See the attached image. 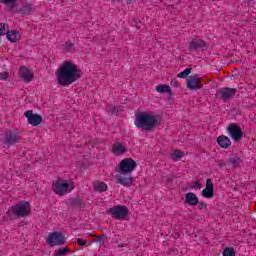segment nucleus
<instances>
[{
  "instance_id": "obj_38",
  "label": "nucleus",
  "mask_w": 256,
  "mask_h": 256,
  "mask_svg": "<svg viewBox=\"0 0 256 256\" xmlns=\"http://www.w3.org/2000/svg\"><path fill=\"white\" fill-rule=\"evenodd\" d=\"M77 243H78V245L83 247V246L87 245V240H83L82 238H78Z\"/></svg>"
},
{
  "instance_id": "obj_36",
  "label": "nucleus",
  "mask_w": 256,
  "mask_h": 256,
  "mask_svg": "<svg viewBox=\"0 0 256 256\" xmlns=\"http://www.w3.org/2000/svg\"><path fill=\"white\" fill-rule=\"evenodd\" d=\"M206 189L213 190V181L209 178L206 180Z\"/></svg>"
},
{
  "instance_id": "obj_34",
  "label": "nucleus",
  "mask_w": 256,
  "mask_h": 256,
  "mask_svg": "<svg viewBox=\"0 0 256 256\" xmlns=\"http://www.w3.org/2000/svg\"><path fill=\"white\" fill-rule=\"evenodd\" d=\"M107 109L110 115H117V107L110 105V106H107Z\"/></svg>"
},
{
  "instance_id": "obj_9",
  "label": "nucleus",
  "mask_w": 256,
  "mask_h": 256,
  "mask_svg": "<svg viewBox=\"0 0 256 256\" xmlns=\"http://www.w3.org/2000/svg\"><path fill=\"white\" fill-rule=\"evenodd\" d=\"M24 115H25L28 123L32 127H37V125H41V123L43 122V117H41V115H39V114L33 113V110L26 111Z\"/></svg>"
},
{
  "instance_id": "obj_1",
  "label": "nucleus",
  "mask_w": 256,
  "mask_h": 256,
  "mask_svg": "<svg viewBox=\"0 0 256 256\" xmlns=\"http://www.w3.org/2000/svg\"><path fill=\"white\" fill-rule=\"evenodd\" d=\"M79 77V69L71 61H64L56 71V81L61 87L73 85Z\"/></svg>"
},
{
  "instance_id": "obj_19",
  "label": "nucleus",
  "mask_w": 256,
  "mask_h": 256,
  "mask_svg": "<svg viewBox=\"0 0 256 256\" xmlns=\"http://www.w3.org/2000/svg\"><path fill=\"white\" fill-rule=\"evenodd\" d=\"M186 203L188 205L195 206L197 205V203H199V198L197 197V195H195V193L188 192L186 194Z\"/></svg>"
},
{
  "instance_id": "obj_24",
  "label": "nucleus",
  "mask_w": 256,
  "mask_h": 256,
  "mask_svg": "<svg viewBox=\"0 0 256 256\" xmlns=\"http://www.w3.org/2000/svg\"><path fill=\"white\" fill-rule=\"evenodd\" d=\"M94 191H97L98 193H104V191H107V184L101 181H95L93 183Z\"/></svg>"
},
{
  "instance_id": "obj_20",
  "label": "nucleus",
  "mask_w": 256,
  "mask_h": 256,
  "mask_svg": "<svg viewBox=\"0 0 256 256\" xmlns=\"http://www.w3.org/2000/svg\"><path fill=\"white\" fill-rule=\"evenodd\" d=\"M33 11V4L29 2H24L22 4V7L19 8V12L22 13L23 15H29Z\"/></svg>"
},
{
  "instance_id": "obj_21",
  "label": "nucleus",
  "mask_w": 256,
  "mask_h": 256,
  "mask_svg": "<svg viewBox=\"0 0 256 256\" xmlns=\"http://www.w3.org/2000/svg\"><path fill=\"white\" fill-rule=\"evenodd\" d=\"M241 163H243V160H241L238 156H233V157L229 158V160H228V165L232 169H237V167H239V165H241Z\"/></svg>"
},
{
  "instance_id": "obj_4",
  "label": "nucleus",
  "mask_w": 256,
  "mask_h": 256,
  "mask_svg": "<svg viewBox=\"0 0 256 256\" xmlns=\"http://www.w3.org/2000/svg\"><path fill=\"white\" fill-rule=\"evenodd\" d=\"M73 189H75L73 182L69 184L64 179H58L52 183V190L54 191V193H56V195H59L60 197H63V195H67V193H71Z\"/></svg>"
},
{
  "instance_id": "obj_26",
  "label": "nucleus",
  "mask_w": 256,
  "mask_h": 256,
  "mask_svg": "<svg viewBox=\"0 0 256 256\" xmlns=\"http://www.w3.org/2000/svg\"><path fill=\"white\" fill-rule=\"evenodd\" d=\"M69 205L70 207H85V203H83L79 198L69 199Z\"/></svg>"
},
{
  "instance_id": "obj_25",
  "label": "nucleus",
  "mask_w": 256,
  "mask_h": 256,
  "mask_svg": "<svg viewBox=\"0 0 256 256\" xmlns=\"http://www.w3.org/2000/svg\"><path fill=\"white\" fill-rule=\"evenodd\" d=\"M157 93L165 94L168 93V95H171V86L167 84H159L156 86Z\"/></svg>"
},
{
  "instance_id": "obj_28",
  "label": "nucleus",
  "mask_w": 256,
  "mask_h": 256,
  "mask_svg": "<svg viewBox=\"0 0 256 256\" xmlns=\"http://www.w3.org/2000/svg\"><path fill=\"white\" fill-rule=\"evenodd\" d=\"M64 50L67 53H74V51H75V44L71 43V41H67L65 43Z\"/></svg>"
},
{
  "instance_id": "obj_2",
  "label": "nucleus",
  "mask_w": 256,
  "mask_h": 256,
  "mask_svg": "<svg viewBox=\"0 0 256 256\" xmlns=\"http://www.w3.org/2000/svg\"><path fill=\"white\" fill-rule=\"evenodd\" d=\"M134 124L142 131H153L157 127V116L151 112H138L135 114Z\"/></svg>"
},
{
  "instance_id": "obj_41",
  "label": "nucleus",
  "mask_w": 256,
  "mask_h": 256,
  "mask_svg": "<svg viewBox=\"0 0 256 256\" xmlns=\"http://www.w3.org/2000/svg\"><path fill=\"white\" fill-rule=\"evenodd\" d=\"M174 87H179V83L174 82Z\"/></svg>"
},
{
  "instance_id": "obj_27",
  "label": "nucleus",
  "mask_w": 256,
  "mask_h": 256,
  "mask_svg": "<svg viewBox=\"0 0 256 256\" xmlns=\"http://www.w3.org/2000/svg\"><path fill=\"white\" fill-rule=\"evenodd\" d=\"M202 195L203 197H205L206 199H211L213 197H215V193L213 190L209 189V188H205L202 190Z\"/></svg>"
},
{
  "instance_id": "obj_23",
  "label": "nucleus",
  "mask_w": 256,
  "mask_h": 256,
  "mask_svg": "<svg viewBox=\"0 0 256 256\" xmlns=\"http://www.w3.org/2000/svg\"><path fill=\"white\" fill-rule=\"evenodd\" d=\"M116 183H119L120 185H123L124 187H127L129 185H133V178L131 176L119 177L116 180Z\"/></svg>"
},
{
  "instance_id": "obj_30",
  "label": "nucleus",
  "mask_w": 256,
  "mask_h": 256,
  "mask_svg": "<svg viewBox=\"0 0 256 256\" xmlns=\"http://www.w3.org/2000/svg\"><path fill=\"white\" fill-rule=\"evenodd\" d=\"M189 189H196L199 190L203 187V184L201 182L192 181L188 184Z\"/></svg>"
},
{
  "instance_id": "obj_32",
  "label": "nucleus",
  "mask_w": 256,
  "mask_h": 256,
  "mask_svg": "<svg viewBox=\"0 0 256 256\" xmlns=\"http://www.w3.org/2000/svg\"><path fill=\"white\" fill-rule=\"evenodd\" d=\"M223 256H235V249L231 247L225 248L223 251Z\"/></svg>"
},
{
  "instance_id": "obj_42",
  "label": "nucleus",
  "mask_w": 256,
  "mask_h": 256,
  "mask_svg": "<svg viewBox=\"0 0 256 256\" xmlns=\"http://www.w3.org/2000/svg\"><path fill=\"white\" fill-rule=\"evenodd\" d=\"M248 1V3H251V1H253V0H247Z\"/></svg>"
},
{
  "instance_id": "obj_3",
  "label": "nucleus",
  "mask_w": 256,
  "mask_h": 256,
  "mask_svg": "<svg viewBox=\"0 0 256 256\" xmlns=\"http://www.w3.org/2000/svg\"><path fill=\"white\" fill-rule=\"evenodd\" d=\"M28 215H31V204L21 201L8 209L4 219L12 221L13 219H19V217H28Z\"/></svg>"
},
{
  "instance_id": "obj_13",
  "label": "nucleus",
  "mask_w": 256,
  "mask_h": 256,
  "mask_svg": "<svg viewBox=\"0 0 256 256\" xmlns=\"http://www.w3.org/2000/svg\"><path fill=\"white\" fill-rule=\"evenodd\" d=\"M19 76L23 79V81H25L26 83H31V81H33V74L31 73V70H29L27 67L25 66H21L19 68Z\"/></svg>"
},
{
  "instance_id": "obj_5",
  "label": "nucleus",
  "mask_w": 256,
  "mask_h": 256,
  "mask_svg": "<svg viewBox=\"0 0 256 256\" xmlns=\"http://www.w3.org/2000/svg\"><path fill=\"white\" fill-rule=\"evenodd\" d=\"M137 167V162L131 158L123 159L117 168H115L116 173H120V175H131L133 171H135Z\"/></svg>"
},
{
  "instance_id": "obj_15",
  "label": "nucleus",
  "mask_w": 256,
  "mask_h": 256,
  "mask_svg": "<svg viewBox=\"0 0 256 256\" xmlns=\"http://www.w3.org/2000/svg\"><path fill=\"white\" fill-rule=\"evenodd\" d=\"M17 1L19 0H0V3L6 5V11L12 13V11H17Z\"/></svg>"
},
{
  "instance_id": "obj_35",
  "label": "nucleus",
  "mask_w": 256,
  "mask_h": 256,
  "mask_svg": "<svg viewBox=\"0 0 256 256\" xmlns=\"http://www.w3.org/2000/svg\"><path fill=\"white\" fill-rule=\"evenodd\" d=\"M9 79V72L0 73V81H7Z\"/></svg>"
},
{
  "instance_id": "obj_37",
  "label": "nucleus",
  "mask_w": 256,
  "mask_h": 256,
  "mask_svg": "<svg viewBox=\"0 0 256 256\" xmlns=\"http://www.w3.org/2000/svg\"><path fill=\"white\" fill-rule=\"evenodd\" d=\"M197 205H198V209L200 210L207 209V204H205V202L198 201Z\"/></svg>"
},
{
  "instance_id": "obj_18",
  "label": "nucleus",
  "mask_w": 256,
  "mask_h": 256,
  "mask_svg": "<svg viewBox=\"0 0 256 256\" xmlns=\"http://www.w3.org/2000/svg\"><path fill=\"white\" fill-rule=\"evenodd\" d=\"M6 37H7L8 41H10L11 43H17V41H19V39H21V35L16 30L7 31Z\"/></svg>"
},
{
  "instance_id": "obj_16",
  "label": "nucleus",
  "mask_w": 256,
  "mask_h": 256,
  "mask_svg": "<svg viewBox=\"0 0 256 256\" xmlns=\"http://www.w3.org/2000/svg\"><path fill=\"white\" fill-rule=\"evenodd\" d=\"M217 143L222 149H229L231 147V139L225 135H221L217 138Z\"/></svg>"
},
{
  "instance_id": "obj_31",
  "label": "nucleus",
  "mask_w": 256,
  "mask_h": 256,
  "mask_svg": "<svg viewBox=\"0 0 256 256\" xmlns=\"http://www.w3.org/2000/svg\"><path fill=\"white\" fill-rule=\"evenodd\" d=\"M67 253H69L68 248H61L54 252V256H65V255H67Z\"/></svg>"
},
{
  "instance_id": "obj_6",
  "label": "nucleus",
  "mask_w": 256,
  "mask_h": 256,
  "mask_svg": "<svg viewBox=\"0 0 256 256\" xmlns=\"http://www.w3.org/2000/svg\"><path fill=\"white\" fill-rule=\"evenodd\" d=\"M108 215H110L112 219H116V221H125L127 215H129V208L118 204L108 210Z\"/></svg>"
},
{
  "instance_id": "obj_29",
  "label": "nucleus",
  "mask_w": 256,
  "mask_h": 256,
  "mask_svg": "<svg viewBox=\"0 0 256 256\" xmlns=\"http://www.w3.org/2000/svg\"><path fill=\"white\" fill-rule=\"evenodd\" d=\"M191 71H193V68H187L184 71L180 72L178 74L179 79H185V77H189V75H191Z\"/></svg>"
},
{
  "instance_id": "obj_7",
  "label": "nucleus",
  "mask_w": 256,
  "mask_h": 256,
  "mask_svg": "<svg viewBox=\"0 0 256 256\" xmlns=\"http://www.w3.org/2000/svg\"><path fill=\"white\" fill-rule=\"evenodd\" d=\"M2 141L4 145H7V147H11L13 145H16V143L21 142V135H19L18 132L8 130L5 132V135Z\"/></svg>"
},
{
  "instance_id": "obj_17",
  "label": "nucleus",
  "mask_w": 256,
  "mask_h": 256,
  "mask_svg": "<svg viewBox=\"0 0 256 256\" xmlns=\"http://www.w3.org/2000/svg\"><path fill=\"white\" fill-rule=\"evenodd\" d=\"M112 152L114 153V155H124V153H127V148L125 147V145L116 142L112 147Z\"/></svg>"
},
{
  "instance_id": "obj_33",
  "label": "nucleus",
  "mask_w": 256,
  "mask_h": 256,
  "mask_svg": "<svg viewBox=\"0 0 256 256\" xmlns=\"http://www.w3.org/2000/svg\"><path fill=\"white\" fill-rule=\"evenodd\" d=\"M7 29H9V25L0 23V37L2 35H7Z\"/></svg>"
},
{
  "instance_id": "obj_11",
  "label": "nucleus",
  "mask_w": 256,
  "mask_h": 256,
  "mask_svg": "<svg viewBox=\"0 0 256 256\" xmlns=\"http://www.w3.org/2000/svg\"><path fill=\"white\" fill-rule=\"evenodd\" d=\"M46 241L48 245L54 247V245H63V243H65V238L63 237V234L59 232H53L48 236Z\"/></svg>"
},
{
  "instance_id": "obj_39",
  "label": "nucleus",
  "mask_w": 256,
  "mask_h": 256,
  "mask_svg": "<svg viewBox=\"0 0 256 256\" xmlns=\"http://www.w3.org/2000/svg\"><path fill=\"white\" fill-rule=\"evenodd\" d=\"M96 237H97V239H103V237H105V234H102V235L96 236Z\"/></svg>"
},
{
  "instance_id": "obj_40",
  "label": "nucleus",
  "mask_w": 256,
  "mask_h": 256,
  "mask_svg": "<svg viewBox=\"0 0 256 256\" xmlns=\"http://www.w3.org/2000/svg\"><path fill=\"white\" fill-rule=\"evenodd\" d=\"M219 167H225V163L219 162Z\"/></svg>"
},
{
  "instance_id": "obj_22",
  "label": "nucleus",
  "mask_w": 256,
  "mask_h": 256,
  "mask_svg": "<svg viewBox=\"0 0 256 256\" xmlns=\"http://www.w3.org/2000/svg\"><path fill=\"white\" fill-rule=\"evenodd\" d=\"M183 157H185V152H183L179 149L174 150L170 154V159H172V161H181V159H183Z\"/></svg>"
},
{
  "instance_id": "obj_14",
  "label": "nucleus",
  "mask_w": 256,
  "mask_h": 256,
  "mask_svg": "<svg viewBox=\"0 0 256 256\" xmlns=\"http://www.w3.org/2000/svg\"><path fill=\"white\" fill-rule=\"evenodd\" d=\"M207 43L201 39H194L189 42L188 51H199V49H203L206 47Z\"/></svg>"
},
{
  "instance_id": "obj_8",
  "label": "nucleus",
  "mask_w": 256,
  "mask_h": 256,
  "mask_svg": "<svg viewBox=\"0 0 256 256\" xmlns=\"http://www.w3.org/2000/svg\"><path fill=\"white\" fill-rule=\"evenodd\" d=\"M228 135H230L231 139L233 141H241L243 139V130H241V127L237 126L236 124H230L227 127Z\"/></svg>"
},
{
  "instance_id": "obj_10",
  "label": "nucleus",
  "mask_w": 256,
  "mask_h": 256,
  "mask_svg": "<svg viewBox=\"0 0 256 256\" xmlns=\"http://www.w3.org/2000/svg\"><path fill=\"white\" fill-rule=\"evenodd\" d=\"M203 87V82H201V78L199 75L189 76L187 79V88L191 91H197V89H201Z\"/></svg>"
},
{
  "instance_id": "obj_12",
  "label": "nucleus",
  "mask_w": 256,
  "mask_h": 256,
  "mask_svg": "<svg viewBox=\"0 0 256 256\" xmlns=\"http://www.w3.org/2000/svg\"><path fill=\"white\" fill-rule=\"evenodd\" d=\"M219 93L223 101H228V99L235 97V95L237 94V89L225 87V88H222Z\"/></svg>"
}]
</instances>
